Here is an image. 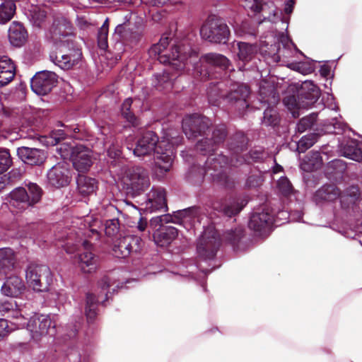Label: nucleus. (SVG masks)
Masks as SVG:
<instances>
[{"label":"nucleus","mask_w":362,"mask_h":362,"mask_svg":"<svg viewBox=\"0 0 362 362\" xmlns=\"http://www.w3.org/2000/svg\"><path fill=\"white\" fill-rule=\"evenodd\" d=\"M123 182L127 189H132L134 193L144 191L150 185L147 171L138 166L133 167L127 171Z\"/></svg>","instance_id":"4468645a"},{"label":"nucleus","mask_w":362,"mask_h":362,"mask_svg":"<svg viewBox=\"0 0 362 362\" xmlns=\"http://www.w3.org/2000/svg\"><path fill=\"white\" fill-rule=\"evenodd\" d=\"M132 16V15H130ZM131 17L128 18V15L125 16V21L119 24L115 30L114 37L117 41H122L129 44L137 42L141 37V33L138 30L133 31L127 24Z\"/></svg>","instance_id":"bb28decb"},{"label":"nucleus","mask_w":362,"mask_h":362,"mask_svg":"<svg viewBox=\"0 0 362 362\" xmlns=\"http://www.w3.org/2000/svg\"><path fill=\"white\" fill-rule=\"evenodd\" d=\"M82 53L78 49L69 50V53L64 54L61 50L55 56L51 55V60L59 67L64 70L71 69L81 59Z\"/></svg>","instance_id":"393cba45"},{"label":"nucleus","mask_w":362,"mask_h":362,"mask_svg":"<svg viewBox=\"0 0 362 362\" xmlns=\"http://www.w3.org/2000/svg\"><path fill=\"white\" fill-rule=\"evenodd\" d=\"M67 134V132H65L64 129H57L53 131L51 134L50 137L48 139L49 140L47 141L49 145H57L59 141L65 138V136Z\"/></svg>","instance_id":"13d9d810"},{"label":"nucleus","mask_w":362,"mask_h":362,"mask_svg":"<svg viewBox=\"0 0 362 362\" xmlns=\"http://www.w3.org/2000/svg\"><path fill=\"white\" fill-rule=\"evenodd\" d=\"M226 136V129L223 126H221L213 132L211 138L213 141L208 138H204L197 143L195 146L196 151L203 155L210 154V156L207 158L204 168L193 165L190 168L187 175L189 180L199 183L202 180L204 176H207L214 181L229 186L228 176L226 173L228 167L229 165H238L244 161L249 162L238 155L231 158L229 162L226 156L221 153H211L215 151L218 144L223 141Z\"/></svg>","instance_id":"f03ea898"},{"label":"nucleus","mask_w":362,"mask_h":362,"mask_svg":"<svg viewBox=\"0 0 362 362\" xmlns=\"http://www.w3.org/2000/svg\"><path fill=\"white\" fill-rule=\"evenodd\" d=\"M317 115L314 113L302 118L297 124V129L299 132H303L310 128L316 120Z\"/></svg>","instance_id":"603ef678"},{"label":"nucleus","mask_w":362,"mask_h":362,"mask_svg":"<svg viewBox=\"0 0 362 362\" xmlns=\"http://www.w3.org/2000/svg\"><path fill=\"white\" fill-rule=\"evenodd\" d=\"M320 95L319 88L312 81H305L300 84L297 96H286L283 102L291 111L293 116L296 117L299 116L298 110L310 107L317 102Z\"/></svg>","instance_id":"39448f33"},{"label":"nucleus","mask_w":362,"mask_h":362,"mask_svg":"<svg viewBox=\"0 0 362 362\" xmlns=\"http://www.w3.org/2000/svg\"><path fill=\"white\" fill-rule=\"evenodd\" d=\"M144 209L150 212L167 209L165 191L163 188H153L148 194Z\"/></svg>","instance_id":"a878e982"},{"label":"nucleus","mask_w":362,"mask_h":362,"mask_svg":"<svg viewBox=\"0 0 362 362\" xmlns=\"http://www.w3.org/2000/svg\"><path fill=\"white\" fill-rule=\"evenodd\" d=\"M273 223L274 214L270 213L268 209L263 207L252 214L249 227L263 235L269 232Z\"/></svg>","instance_id":"aec40b11"},{"label":"nucleus","mask_w":362,"mask_h":362,"mask_svg":"<svg viewBox=\"0 0 362 362\" xmlns=\"http://www.w3.org/2000/svg\"><path fill=\"white\" fill-rule=\"evenodd\" d=\"M317 141V135L310 134L304 136L298 143V150L299 152H304L306 149L310 148Z\"/></svg>","instance_id":"de8ad7c7"},{"label":"nucleus","mask_w":362,"mask_h":362,"mask_svg":"<svg viewBox=\"0 0 362 362\" xmlns=\"http://www.w3.org/2000/svg\"><path fill=\"white\" fill-rule=\"evenodd\" d=\"M61 156L64 158L69 156L74 167L80 173L88 170L93 163L92 151L82 145L64 148Z\"/></svg>","instance_id":"f8f14e48"},{"label":"nucleus","mask_w":362,"mask_h":362,"mask_svg":"<svg viewBox=\"0 0 362 362\" xmlns=\"http://www.w3.org/2000/svg\"><path fill=\"white\" fill-rule=\"evenodd\" d=\"M340 189L334 185H326L318 189L314 196L313 200L318 205L333 202L340 197Z\"/></svg>","instance_id":"c85d7f7f"},{"label":"nucleus","mask_w":362,"mask_h":362,"mask_svg":"<svg viewBox=\"0 0 362 362\" xmlns=\"http://www.w3.org/2000/svg\"><path fill=\"white\" fill-rule=\"evenodd\" d=\"M73 26L70 21L63 16H57L54 18L50 29L51 38L56 43H69L72 34Z\"/></svg>","instance_id":"6ab92c4d"},{"label":"nucleus","mask_w":362,"mask_h":362,"mask_svg":"<svg viewBox=\"0 0 362 362\" xmlns=\"http://www.w3.org/2000/svg\"><path fill=\"white\" fill-rule=\"evenodd\" d=\"M2 112L5 116L12 117L15 122L21 123L22 125L23 124V122H21V119L28 120L30 119L28 112H23L19 109H10L3 106Z\"/></svg>","instance_id":"37998d69"},{"label":"nucleus","mask_w":362,"mask_h":362,"mask_svg":"<svg viewBox=\"0 0 362 362\" xmlns=\"http://www.w3.org/2000/svg\"><path fill=\"white\" fill-rule=\"evenodd\" d=\"M2 277L6 279L1 288L3 295L17 298L25 290L23 279L18 275V269Z\"/></svg>","instance_id":"5701e85b"},{"label":"nucleus","mask_w":362,"mask_h":362,"mask_svg":"<svg viewBox=\"0 0 362 362\" xmlns=\"http://www.w3.org/2000/svg\"><path fill=\"white\" fill-rule=\"evenodd\" d=\"M30 332L31 337L34 340H39L40 337L45 336L55 327L54 323L49 315L35 314L26 320L25 326Z\"/></svg>","instance_id":"2eb2a0df"},{"label":"nucleus","mask_w":362,"mask_h":362,"mask_svg":"<svg viewBox=\"0 0 362 362\" xmlns=\"http://www.w3.org/2000/svg\"><path fill=\"white\" fill-rule=\"evenodd\" d=\"M142 245V240L139 237L134 235L125 236L114 246V255L119 258H125L132 252H139Z\"/></svg>","instance_id":"412c9836"},{"label":"nucleus","mask_w":362,"mask_h":362,"mask_svg":"<svg viewBox=\"0 0 362 362\" xmlns=\"http://www.w3.org/2000/svg\"><path fill=\"white\" fill-rule=\"evenodd\" d=\"M90 217L76 218L72 221V226L66 232L67 242L62 247H64L67 253H72L75 248H71L72 245L76 247L78 244H81L84 251L81 252L77 257V263L78 267L83 273L94 272L98 264V258L93 252L89 250V243L86 240H83V235L90 236L95 235H98L96 228H93L98 223L95 220L93 224L90 222Z\"/></svg>","instance_id":"20e7f679"},{"label":"nucleus","mask_w":362,"mask_h":362,"mask_svg":"<svg viewBox=\"0 0 362 362\" xmlns=\"http://www.w3.org/2000/svg\"><path fill=\"white\" fill-rule=\"evenodd\" d=\"M12 160L7 149H0V174L6 171L11 165Z\"/></svg>","instance_id":"864d4df0"},{"label":"nucleus","mask_w":362,"mask_h":362,"mask_svg":"<svg viewBox=\"0 0 362 362\" xmlns=\"http://www.w3.org/2000/svg\"><path fill=\"white\" fill-rule=\"evenodd\" d=\"M180 0H146L147 3L153 6H163L170 2L173 4H177Z\"/></svg>","instance_id":"774afa93"},{"label":"nucleus","mask_w":362,"mask_h":362,"mask_svg":"<svg viewBox=\"0 0 362 362\" xmlns=\"http://www.w3.org/2000/svg\"><path fill=\"white\" fill-rule=\"evenodd\" d=\"M279 191L284 195H288L293 192V187L288 179L281 177L277 182Z\"/></svg>","instance_id":"4d7b16f0"},{"label":"nucleus","mask_w":362,"mask_h":362,"mask_svg":"<svg viewBox=\"0 0 362 362\" xmlns=\"http://www.w3.org/2000/svg\"><path fill=\"white\" fill-rule=\"evenodd\" d=\"M15 71V65L8 57H0V87L7 85L13 79Z\"/></svg>","instance_id":"72a5a7b5"},{"label":"nucleus","mask_w":362,"mask_h":362,"mask_svg":"<svg viewBox=\"0 0 362 362\" xmlns=\"http://www.w3.org/2000/svg\"><path fill=\"white\" fill-rule=\"evenodd\" d=\"M245 204L246 202L244 200L234 199L223 202H216L214 204L213 208L226 216L231 217L238 214Z\"/></svg>","instance_id":"2f4dec72"},{"label":"nucleus","mask_w":362,"mask_h":362,"mask_svg":"<svg viewBox=\"0 0 362 362\" xmlns=\"http://www.w3.org/2000/svg\"><path fill=\"white\" fill-rule=\"evenodd\" d=\"M223 84L218 83L210 87L208 90L209 102L213 105H220V99L226 97L229 102L237 103L239 110H244L248 107L247 98L250 95L249 88L244 84L235 85L230 92L226 95L223 90Z\"/></svg>","instance_id":"0eeeda50"},{"label":"nucleus","mask_w":362,"mask_h":362,"mask_svg":"<svg viewBox=\"0 0 362 362\" xmlns=\"http://www.w3.org/2000/svg\"><path fill=\"white\" fill-rule=\"evenodd\" d=\"M242 6L253 12H259L262 9V4L259 0H241Z\"/></svg>","instance_id":"bf43d9fd"},{"label":"nucleus","mask_w":362,"mask_h":362,"mask_svg":"<svg viewBox=\"0 0 362 362\" xmlns=\"http://www.w3.org/2000/svg\"><path fill=\"white\" fill-rule=\"evenodd\" d=\"M110 286V278L104 276L98 282V288L100 291L97 296L94 293L87 294L85 313L88 321L93 320L95 317L98 303H103L107 300L109 293L107 288Z\"/></svg>","instance_id":"ddd939ff"},{"label":"nucleus","mask_w":362,"mask_h":362,"mask_svg":"<svg viewBox=\"0 0 362 362\" xmlns=\"http://www.w3.org/2000/svg\"><path fill=\"white\" fill-rule=\"evenodd\" d=\"M177 229L173 226H163L153 233V240L157 246H168L177 237Z\"/></svg>","instance_id":"7c9ffc66"},{"label":"nucleus","mask_w":362,"mask_h":362,"mask_svg":"<svg viewBox=\"0 0 362 362\" xmlns=\"http://www.w3.org/2000/svg\"><path fill=\"white\" fill-rule=\"evenodd\" d=\"M243 236V230L240 228H236L226 234V238L233 245H235L241 239Z\"/></svg>","instance_id":"052dcab7"},{"label":"nucleus","mask_w":362,"mask_h":362,"mask_svg":"<svg viewBox=\"0 0 362 362\" xmlns=\"http://www.w3.org/2000/svg\"><path fill=\"white\" fill-rule=\"evenodd\" d=\"M119 229V221L117 218L107 220L105 223V233L107 236H115Z\"/></svg>","instance_id":"5fc2aeb1"},{"label":"nucleus","mask_w":362,"mask_h":362,"mask_svg":"<svg viewBox=\"0 0 362 362\" xmlns=\"http://www.w3.org/2000/svg\"><path fill=\"white\" fill-rule=\"evenodd\" d=\"M57 83V76L53 71L37 72L31 79V88L37 95H46Z\"/></svg>","instance_id":"a211bd4d"},{"label":"nucleus","mask_w":362,"mask_h":362,"mask_svg":"<svg viewBox=\"0 0 362 362\" xmlns=\"http://www.w3.org/2000/svg\"><path fill=\"white\" fill-rule=\"evenodd\" d=\"M28 196L25 189L18 187L10 193V204L14 206H19L23 204L21 208L25 206H29L30 205L29 204Z\"/></svg>","instance_id":"ea45409f"},{"label":"nucleus","mask_w":362,"mask_h":362,"mask_svg":"<svg viewBox=\"0 0 362 362\" xmlns=\"http://www.w3.org/2000/svg\"><path fill=\"white\" fill-rule=\"evenodd\" d=\"M16 9V4L12 1L0 0V23L4 24L11 21Z\"/></svg>","instance_id":"58836bf2"},{"label":"nucleus","mask_w":362,"mask_h":362,"mask_svg":"<svg viewBox=\"0 0 362 362\" xmlns=\"http://www.w3.org/2000/svg\"><path fill=\"white\" fill-rule=\"evenodd\" d=\"M344 125L338 122H335L332 124V127H328L327 129L329 132H333L334 134H341V132L344 130Z\"/></svg>","instance_id":"338daca9"},{"label":"nucleus","mask_w":362,"mask_h":362,"mask_svg":"<svg viewBox=\"0 0 362 362\" xmlns=\"http://www.w3.org/2000/svg\"><path fill=\"white\" fill-rule=\"evenodd\" d=\"M121 151L119 147L112 144L108 147L107 155L110 158L117 159L119 158Z\"/></svg>","instance_id":"69168bd1"},{"label":"nucleus","mask_w":362,"mask_h":362,"mask_svg":"<svg viewBox=\"0 0 362 362\" xmlns=\"http://www.w3.org/2000/svg\"><path fill=\"white\" fill-rule=\"evenodd\" d=\"M288 67L304 75L310 74L314 71V68L311 64L305 62H292L288 64Z\"/></svg>","instance_id":"8fccbe9b"},{"label":"nucleus","mask_w":362,"mask_h":362,"mask_svg":"<svg viewBox=\"0 0 362 362\" xmlns=\"http://www.w3.org/2000/svg\"><path fill=\"white\" fill-rule=\"evenodd\" d=\"M276 37L277 45H271L268 51L262 48V51L271 57L273 62H281L283 65L288 66V64L293 62L291 59L296 57L297 54L303 55L285 33H279Z\"/></svg>","instance_id":"6e6552de"},{"label":"nucleus","mask_w":362,"mask_h":362,"mask_svg":"<svg viewBox=\"0 0 362 362\" xmlns=\"http://www.w3.org/2000/svg\"><path fill=\"white\" fill-rule=\"evenodd\" d=\"M238 49V57L242 62L250 61L257 52V47L246 42H238L236 43Z\"/></svg>","instance_id":"a19ab883"},{"label":"nucleus","mask_w":362,"mask_h":362,"mask_svg":"<svg viewBox=\"0 0 362 362\" xmlns=\"http://www.w3.org/2000/svg\"><path fill=\"white\" fill-rule=\"evenodd\" d=\"M197 215V210L194 208H189L174 212L173 215L165 214L153 218L151 221L160 223L173 222L175 223L185 224L191 223Z\"/></svg>","instance_id":"b1692460"},{"label":"nucleus","mask_w":362,"mask_h":362,"mask_svg":"<svg viewBox=\"0 0 362 362\" xmlns=\"http://www.w3.org/2000/svg\"><path fill=\"white\" fill-rule=\"evenodd\" d=\"M220 245V238L213 227L204 230L199 239L197 251L199 256L204 259H213Z\"/></svg>","instance_id":"9b49d317"},{"label":"nucleus","mask_w":362,"mask_h":362,"mask_svg":"<svg viewBox=\"0 0 362 362\" xmlns=\"http://www.w3.org/2000/svg\"><path fill=\"white\" fill-rule=\"evenodd\" d=\"M11 331L8 322L5 319H0V339L7 336Z\"/></svg>","instance_id":"e2e57ef3"},{"label":"nucleus","mask_w":362,"mask_h":362,"mask_svg":"<svg viewBox=\"0 0 362 362\" xmlns=\"http://www.w3.org/2000/svg\"><path fill=\"white\" fill-rule=\"evenodd\" d=\"M108 20L106 19L103 25L98 30V45L101 49H106L108 47Z\"/></svg>","instance_id":"49530a36"},{"label":"nucleus","mask_w":362,"mask_h":362,"mask_svg":"<svg viewBox=\"0 0 362 362\" xmlns=\"http://www.w3.org/2000/svg\"><path fill=\"white\" fill-rule=\"evenodd\" d=\"M77 187L79 192L83 195L93 193L97 187L95 179L79 175L77 178Z\"/></svg>","instance_id":"4c0bfd02"},{"label":"nucleus","mask_w":362,"mask_h":362,"mask_svg":"<svg viewBox=\"0 0 362 362\" xmlns=\"http://www.w3.org/2000/svg\"><path fill=\"white\" fill-rule=\"evenodd\" d=\"M66 356L69 362H89L86 354L78 346L69 348Z\"/></svg>","instance_id":"79ce46f5"},{"label":"nucleus","mask_w":362,"mask_h":362,"mask_svg":"<svg viewBox=\"0 0 362 362\" xmlns=\"http://www.w3.org/2000/svg\"><path fill=\"white\" fill-rule=\"evenodd\" d=\"M25 279L29 286L38 292L47 290L52 281L49 267L35 264L28 266L25 270Z\"/></svg>","instance_id":"9d476101"},{"label":"nucleus","mask_w":362,"mask_h":362,"mask_svg":"<svg viewBox=\"0 0 362 362\" xmlns=\"http://www.w3.org/2000/svg\"><path fill=\"white\" fill-rule=\"evenodd\" d=\"M27 193L28 194L29 204L33 206L39 202L42 197V189L35 183H29L28 185Z\"/></svg>","instance_id":"a18cd8bd"},{"label":"nucleus","mask_w":362,"mask_h":362,"mask_svg":"<svg viewBox=\"0 0 362 362\" xmlns=\"http://www.w3.org/2000/svg\"><path fill=\"white\" fill-rule=\"evenodd\" d=\"M261 182L262 179L259 175H252L247 178L246 181V186L248 187H256L261 183Z\"/></svg>","instance_id":"0e129e2a"},{"label":"nucleus","mask_w":362,"mask_h":362,"mask_svg":"<svg viewBox=\"0 0 362 362\" xmlns=\"http://www.w3.org/2000/svg\"><path fill=\"white\" fill-rule=\"evenodd\" d=\"M47 179L49 185L56 187L67 185L71 179L69 165L62 162L54 165L47 172Z\"/></svg>","instance_id":"4be33fe9"},{"label":"nucleus","mask_w":362,"mask_h":362,"mask_svg":"<svg viewBox=\"0 0 362 362\" xmlns=\"http://www.w3.org/2000/svg\"><path fill=\"white\" fill-rule=\"evenodd\" d=\"M24 13L30 22L36 27H40L44 22L46 13L39 6L31 5L28 8L23 7Z\"/></svg>","instance_id":"e433bc0d"},{"label":"nucleus","mask_w":362,"mask_h":362,"mask_svg":"<svg viewBox=\"0 0 362 362\" xmlns=\"http://www.w3.org/2000/svg\"><path fill=\"white\" fill-rule=\"evenodd\" d=\"M359 197V190L356 186H351L346 189L344 194L340 195L341 202H349L354 203Z\"/></svg>","instance_id":"3c124183"},{"label":"nucleus","mask_w":362,"mask_h":362,"mask_svg":"<svg viewBox=\"0 0 362 362\" xmlns=\"http://www.w3.org/2000/svg\"><path fill=\"white\" fill-rule=\"evenodd\" d=\"M27 32L23 25L13 22L8 29V40L13 46H21L27 39Z\"/></svg>","instance_id":"f704fd0d"},{"label":"nucleus","mask_w":362,"mask_h":362,"mask_svg":"<svg viewBox=\"0 0 362 362\" xmlns=\"http://www.w3.org/2000/svg\"><path fill=\"white\" fill-rule=\"evenodd\" d=\"M259 100L262 103L268 104V107L264 112L262 124L266 126H276L279 117L274 105L279 101V93L275 86V78L272 76L264 79L259 84Z\"/></svg>","instance_id":"423d86ee"},{"label":"nucleus","mask_w":362,"mask_h":362,"mask_svg":"<svg viewBox=\"0 0 362 362\" xmlns=\"http://www.w3.org/2000/svg\"><path fill=\"white\" fill-rule=\"evenodd\" d=\"M175 76L170 70H165L162 75L157 76V86L163 90H169L173 87V81Z\"/></svg>","instance_id":"c03bdc74"},{"label":"nucleus","mask_w":362,"mask_h":362,"mask_svg":"<svg viewBox=\"0 0 362 362\" xmlns=\"http://www.w3.org/2000/svg\"><path fill=\"white\" fill-rule=\"evenodd\" d=\"M229 33L227 25L215 16H209L200 29L203 39L216 43H226Z\"/></svg>","instance_id":"1a4fd4ad"},{"label":"nucleus","mask_w":362,"mask_h":362,"mask_svg":"<svg viewBox=\"0 0 362 362\" xmlns=\"http://www.w3.org/2000/svg\"><path fill=\"white\" fill-rule=\"evenodd\" d=\"M322 164V158L317 151L310 152L300 163V168L306 172L318 169Z\"/></svg>","instance_id":"c9c22d12"},{"label":"nucleus","mask_w":362,"mask_h":362,"mask_svg":"<svg viewBox=\"0 0 362 362\" xmlns=\"http://www.w3.org/2000/svg\"><path fill=\"white\" fill-rule=\"evenodd\" d=\"M210 124V120L198 114L186 116L182 120V130L189 139L205 134Z\"/></svg>","instance_id":"dca6fc26"},{"label":"nucleus","mask_w":362,"mask_h":362,"mask_svg":"<svg viewBox=\"0 0 362 362\" xmlns=\"http://www.w3.org/2000/svg\"><path fill=\"white\" fill-rule=\"evenodd\" d=\"M267 152L261 147L256 148L250 152V157L254 161H259L267 158Z\"/></svg>","instance_id":"680f3d73"},{"label":"nucleus","mask_w":362,"mask_h":362,"mask_svg":"<svg viewBox=\"0 0 362 362\" xmlns=\"http://www.w3.org/2000/svg\"><path fill=\"white\" fill-rule=\"evenodd\" d=\"M296 4L295 0H287L285 2L284 8V16L281 19V24L286 25V30L288 28V21L290 19L289 16L292 13L294 8V5Z\"/></svg>","instance_id":"6e6d98bb"},{"label":"nucleus","mask_w":362,"mask_h":362,"mask_svg":"<svg viewBox=\"0 0 362 362\" xmlns=\"http://www.w3.org/2000/svg\"><path fill=\"white\" fill-rule=\"evenodd\" d=\"M169 37L163 36L149 49V55L162 64H169L176 71H193L196 77L206 80L211 77L209 67L228 68L229 60L223 55L209 53L199 58L197 53L184 43L173 45L169 48Z\"/></svg>","instance_id":"f257e3e1"},{"label":"nucleus","mask_w":362,"mask_h":362,"mask_svg":"<svg viewBox=\"0 0 362 362\" xmlns=\"http://www.w3.org/2000/svg\"><path fill=\"white\" fill-rule=\"evenodd\" d=\"M17 153L23 162L31 165H39L46 158L44 151L36 148L21 146L18 148Z\"/></svg>","instance_id":"cd10ccee"},{"label":"nucleus","mask_w":362,"mask_h":362,"mask_svg":"<svg viewBox=\"0 0 362 362\" xmlns=\"http://www.w3.org/2000/svg\"><path fill=\"white\" fill-rule=\"evenodd\" d=\"M341 155L351 160L361 162V144L355 139H348L343 141L339 146Z\"/></svg>","instance_id":"c756f323"},{"label":"nucleus","mask_w":362,"mask_h":362,"mask_svg":"<svg viewBox=\"0 0 362 362\" xmlns=\"http://www.w3.org/2000/svg\"><path fill=\"white\" fill-rule=\"evenodd\" d=\"M13 252L10 248L0 249V276H7L17 269Z\"/></svg>","instance_id":"473e14b6"},{"label":"nucleus","mask_w":362,"mask_h":362,"mask_svg":"<svg viewBox=\"0 0 362 362\" xmlns=\"http://www.w3.org/2000/svg\"><path fill=\"white\" fill-rule=\"evenodd\" d=\"M180 141V137L174 129L165 132L160 141L153 132H147L138 139L133 153L136 156L141 157L148 156L153 152L156 167L160 173H166L172 166L174 148Z\"/></svg>","instance_id":"7ed1b4c3"},{"label":"nucleus","mask_w":362,"mask_h":362,"mask_svg":"<svg viewBox=\"0 0 362 362\" xmlns=\"http://www.w3.org/2000/svg\"><path fill=\"white\" fill-rule=\"evenodd\" d=\"M0 314L13 320L18 328H24L30 315L13 300H0Z\"/></svg>","instance_id":"f3484780"},{"label":"nucleus","mask_w":362,"mask_h":362,"mask_svg":"<svg viewBox=\"0 0 362 362\" xmlns=\"http://www.w3.org/2000/svg\"><path fill=\"white\" fill-rule=\"evenodd\" d=\"M132 104V99L129 98H127L122 105V115L124 118L127 119V121H129L130 123H132L133 125L136 124V117L134 115V114L132 113L130 111V107Z\"/></svg>","instance_id":"09e8293b"}]
</instances>
